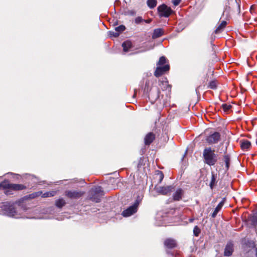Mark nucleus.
<instances>
[{"instance_id": "1a4fd4ad", "label": "nucleus", "mask_w": 257, "mask_h": 257, "mask_svg": "<svg viewBox=\"0 0 257 257\" xmlns=\"http://www.w3.org/2000/svg\"><path fill=\"white\" fill-rule=\"evenodd\" d=\"M170 69L169 64H166L164 66H158L154 73V75L156 77H159L163 75L165 72L168 71Z\"/></svg>"}, {"instance_id": "473e14b6", "label": "nucleus", "mask_w": 257, "mask_h": 257, "mask_svg": "<svg viewBox=\"0 0 257 257\" xmlns=\"http://www.w3.org/2000/svg\"><path fill=\"white\" fill-rule=\"evenodd\" d=\"M158 175L159 177V183H161L162 181V180H163V179L164 178L163 173L162 172H161V171H158Z\"/></svg>"}, {"instance_id": "b1692460", "label": "nucleus", "mask_w": 257, "mask_h": 257, "mask_svg": "<svg viewBox=\"0 0 257 257\" xmlns=\"http://www.w3.org/2000/svg\"><path fill=\"white\" fill-rule=\"evenodd\" d=\"M56 192L55 191H50L44 193L42 196L43 197H49L54 196L56 194Z\"/></svg>"}, {"instance_id": "6e6552de", "label": "nucleus", "mask_w": 257, "mask_h": 257, "mask_svg": "<svg viewBox=\"0 0 257 257\" xmlns=\"http://www.w3.org/2000/svg\"><path fill=\"white\" fill-rule=\"evenodd\" d=\"M220 138V134L215 132L207 137L206 140L209 144H213L218 143Z\"/></svg>"}, {"instance_id": "58836bf2", "label": "nucleus", "mask_w": 257, "mask_h": 257, "mask_svg": "<svg viewBox=\"0 0 257 257\" xmlns=\"http://www.w3.org/2000/svg\"><path fill=\"white\" fill-rule=\"evenodd\" d=\"M256 145H257V139H256Z\"/></svg>"}, {"instance_id": "f257e3e1", "label": "nucleus", "mask_w": 257, "mask_h": 257, "mask_svg": "<svg viewBox=\"0 0 257 257\" xmlns=\"http://www.w3.org/2000/svg\"><path fill=\"white\" fill-rule=\"evenodd\" d=\"M203 155L205 162L210 166L214 165L217 160V156L211 148H205Z\"/></svg>"}, {"instance_id": "f03ea898", "label": "nucleus", "mask_w": 257, "mask_h": 257, "mask_svg": "<svg viewBox=\"0 0 257 257\" xmlns=\"http://www.w3.org/2000/svg\"><path fill=\"white\" fill-rule=\"evenodd\" d=\"M90 199L96 203L100 201V198L103 195V191L100 186H96L91 189Z\"/></svg>"}, {"instance_id": "5701e85b", "label": "nucleus", "mask_w": 257, "mask_h": 257, "mask_svg": "<svg viewBox=\"0 0 257 257\" xmlns=\"http://www.w3.org/2000/svg\"><path fill=\"white\" fill-rule=\"evenodd\" d=\"M250 219L253 225L257 224V212L253 213Z\"/></svg>"}, {"instance_id": "9d476101", "label": "nucleus", "mask_w": 257, "mask_h": 257, "mask_svg": "<svg viewBox=\"0 0 257 257\" xmlns=\"http://www.w3.org/2000/svg\"><path fill=\"white\" fill-rule=\"evenodd\" d=\"M83 192L75 191H67L65 195L71 199H77L82 196Z\"/></svg>"}, {"instance_id": "c9c22d12", "label": "nucleus", "mask_w": 257, "mask_h": 257, "mask_svg": "<svg viewBox=\"0 0 257 257\" xmlns=\"http://www.w3.org/2000/svg\"><path fill=\"white\" fill-rule=\"evenodd\" d=\"M217 213H218V212L214 210L213 212L212 213V215H211L212 217L215 218L216 217V215L217 214Z\"/></svg>"}, {"instance_id": "c756f323", "label": "nucleus", "mask_w": 257, "mask_h": 257, "mask_svg": "<svg viewBox=\"0 0 257 257\" xmlns=\"http://www.w3.org/2000/svg\"><path fill=\"white\" fill-rule=\"evenodd\" d=\"M222 108L224 111H227L231 108V105L227 104H223L222 105Z\"/></svg>"}, {"instance_id": "4be33fe9", "label": "nucleus", "mask_w": 257, "mask_h": 257, "mask_svg": "<svg viewBox=\"0 0 257 257\" xmlns=\"http://www.w3.org/2000/svg\"><path fill=\"white\" fill-rule=\"evenodd\" d=\"M224 161L225 164V167L226 170H228L229 167V163H230V157L228 155H224Z\"/></svg>"}, {"instance_id": "a878e982", "label": "nucleus", "mask_w": 257, "mask_h": 257, "mask_svg": "<svg viewBox=\"0 0 257 257\" xmlns=\"http://www.w3.org/2000/svg\"><path fill=\"white\" fill-rule=\"evenodd\" d=\"M224 203V198L218 204L217 207L215 208V210L217 211L218 212L221 210L223 205Z\"/></svg>"}, {"instance_id": "4468645a", "label": "nucleus", "mask_w": 257, "mask_h": 257, "mask_svg": "<svg viewBox=\"0 0 257 257\" xmlns=\"http://www.w3.org/2000/svg\"><path fill=\"white\" fill-rule=\"evenodd\" d=\"M155 136L152 133H148L144 139L145 144L146 145H149L155 140Z\"/></svg>"}, {"instance_id": "7c9ffc66", "label": "nucleus", "mask_w": 257, "mask_h": 257, "mask_svg": "<svg viewBox=\"0 0 257 257\" xmlns=\"http://www.w3.org/2000/svg\"><path fill=\"white\" fill-rule=\"evenodd\" d=\"M208 87L211 89H215L216 88V83L214 81H211L209 83Z\"/></svg>"}, {"instance_id": "7ed1b4c3", "label": "nucleus", "mask_w": 257, "mask_h": 257, "mask_svg": "<svg viewBox=\"0 0 257 257\" xmlns=\"http://www.w3.org/2000/svg\"><path fill=\"white\" fill-rule=\"evenodd\" d=\"M25 188L23 185L10 184L8 181H4L0 183V189H10L14 190H22Z\"/></svg>"}, {"instance_id": "bb28decb", "label": "nucleus", "mask_w": 257, "mask_h": 257, "mask_svg": "<svg viewBox=\"0 0 257 257\" xmlns=\"http://www.w3.org/2000/svg\"><path fill=\"white\" fill-rule=\"evenodd\" d=\"M166 59L164 56H162L160 58L159 61L157 63V65L161 66L166 63Z\"/></svg>"}, {"instance_id": "20e7f679", "label": "nucleus", "mask_w": 257, "mask_h": 257, "mask_svg": "<svg viewBox=\"0 0 257 257\" xmlns=\"http://www.w3.org/2000/svg\"><path fill=\"white\" fill-rule=\"evenodd\" d=\"M158 11L160 17H164L166 18L168 17L171 14L172 12L171 9L165 4H162L159 6L158 7Z\"/></svg>"}, {"instance_id": "f704fd0d", "label": "nucleus", "mask_w": 257, "mask_h": 257, "mask_svg": "<svg viewBox=\"0 0 257 257\" xmlns=\"http://www.w3.org/2000/svg\"><path fill=\"white\" fill-rule=\"evenodd\" d=\"M181 0H172L173 4L174 6H178L180 3Z\"/></svg>"}, {"instance_id": "423d86ee", "label": "nucleus", "mask_w": 257, "mask_h": 257, "mask_svg": "<svg viewBox=\"0 0 257 257\" xmlns=\"http://www.w3.org/2000/svg\"><path fill=\"white\" fill-rule=\"evenodd\" d=\"M174 189V187L171 185L167 186H155V190L157 192L162 195H167Z\"/></svg>"}, {"instance_id": "e433bc0d", "label": "nucleus", "mask_w": 257, "mask_h": 257, "mask_svg": "<svg viewBox=\"0 0 257 257\" xmlns=\"http://www.w3.org/2000/svg\"><path fill=\"white\" fill-rule=\"evenodd\" d=\"M144 21H145L146 23H150L151 22V20L149 19L147 20H144Z\"/></svg>"}, {"instance_id": "2eb2a0df", "label": "nucleus", "mask_w": 257, "mask_h": 257, "mask_svg": "<svg viewBox=\"0 0 257 257\" xmlns=\"http://www.w3.org/2000/svg\"><path fill=\"white\" fill-rule=\"evenodd\" d=\"M165 245L169 248H172L176 246V242L175 240L172 239H167L164 242Z\"/></svg>"}, {"instance_id": "f3484780", "label": "nucleus", "mask_w": 257, "mask_h": 257, "mask_svg": "<svg viewBox=\"0 0 257 257\" xmlns=\"http://www.w3.org/2000/svg\"><path fill=\"white\" fill-rule=\"evenodd\" d=\"M122 47L123 51L126 52L132 47V43L130 41H125L122 43Z\"/></svg>"}, {"instance_id": "9b49d317", "label": "nucleus", "mask_w": 257, "mask_h": 257, "mask_svg": "<svg viewBox=\"0 0 257 257\" xmlns=\"http://www.w3.org/2000/svg\"><path fill=\"white\" fill-rule=\"evenodd\" d=\"M160 90L157 87H153L148 94V97L150 99L154 100H157L159 97Z\"/></svg>"}, {"instance_id": "6ab92c4d", "label": "nucleus", "mask_w": 257, "mask_h": 257, "mask_svg": "<svg viewBox=\"0 0 257 257\" xmlns=\"http://www.w3.org/2000/svg\"><path fill=\"white\" fill-rule=\"evenodd\" d=\"M227 24V23L226 21H222L221 24L217 27L215 31V33L216 34H218L220 33L223 31L224 28L225 27L226 25Z\"/></svg>"}, {"instance_id": "39448f33", "label": "nucleus", "mask_w": 257, "mask_h": 257, "mask_svg": "<svg viewBox=\"0 0 257 257\" xmlns=\"http://www.w3.org/2000/svg\"><path fill=\"white\" fill-rule=\"evenodd\" d=\"M139 202L136 201L133 205L124 210L122 212V215L124 217H128L136 213L137 211Z\"/></svg>"}, {"instance_id": "412c9836", "label": "nucleus", "mask_w": 257, "mask_h": 257, "mask_svg": "<svg viewBox=\"0 0 257 257\" xmlns=\"http://www.w3.org/2000/svg\"><path fill=\"white\" fill-rule=\"evenodd\" d=\"M147 5L150 9L154 8L157 5L156 0H148Z\"/></svg>"}, {"instance_id": "2f4dec72", "label": "nucleus", "mask_w": 257, "mask_h": 257, "mask_svg": "<svg viewBox=\"0 0 257 257\" xmlns=\"http://www.w3.org/2000/svg\"><path fill=\"white\" fill-rule=\"evenodd\" d=\"M144 21V20L141 17H138L135 19V22L137 24H139Z\"/></svg>"}, {"instance_id": "393cba45", "label": "nucleus", "mask_w": 257, "mask_h": 257, "mask_svg": "<svg viewBox=\"0 0 257 257\" xmlns=\"http://www.w3.org/2000/svg\"><path fill=\"white\" fill-rule=\"evenodd\" d=\"M125 29V27L123 25H120L115 28V31L119 33V35L120 33L124 31Z\"/></svg>"}, {"instance_id": "c85d7f7f", "label": "nucleus", "mask_w": 257, "mask_h": 257, "mask_svg": "<svg viewBox=\"0 0 257 257\" xmlns=\"http://www.w3.org/2000/svg\"><path fill=\"white\" fill-rule=\"evenodd\" d=\"M200 233V229L197 226H195L193 229V233L195 236H198Z\"/></svg>"}, {"instance_id": "0eeeda50", "label": "nucleus", "mask_w": 257, "mask_h": 257, "mask_svg": "<svg viewBox=\"0 0 257 257\" xmlns=\"http://www.w3.org/2000/svg\"><path fill=\"white\" fill-rule=\"evenodd\" d=\"M4 210L5 211L6 214L9 216L15 218L21 217L20 215L17 214V211L12 205H10L9 206L7 205L4 206Z\"/></svg>"}, {"instance_id": "aec40b11", "label": "nucleus", "mask_w": 257, "mask_h": 257, "mask_svg": "<svg viewBox=\"0 0 257 257\" xmlns=\"http://www.w3.org/2000/svg\"><path fill=\"white\" fill-rule=\"evenodd\" d=\"M66 202L65 200L61 198L56 201L55 204L58 208H61L65 205Z\"/></svg>"}, {"instance_id": "ddd939ff", "label": "nucleus", "mask_w": 257, "mask_h": 257, "mask_svg": "<svg viewBox=\"0 0 257 257\" xmlns=\"http://www.w3.org/2000/svg\"><path fill=\"white\" fill-rule=\"evenodd\" d=\"M184 191L181 188H178L173 195V199L175 201H179L182 199Z\"/></svg>"}, {"instance_id": "cd10ccee", "label": "nucleus", "mask_w": 257, "mask_h": 257, "mask_svg": "<svg viewBox=\"0 0 257 257\" xmlns=\"http://www.w3.org/2000/svg\"><path fill=\"white\" fill-rule=\"evenodd\" d=\"M216 177L214 174H212L211 180L210 183V187L211 189L213 188L215 184Z\"/></svg>"}, {"instance_id": "4c0bfd02", "label": "nucleus", "mask_w": 257, "mask_h": 257, "mask_svg": "<svg viewBox=\"0 0 257 257\" xmlns=\"http://www.w3.org/2000/svg\"><path fill=\"white\" fill-rule=\"evenodd\" d=\"M193 220H194V219H190V222H193Z\"/></svg>"}, {"instance_id": "f8f14e48", "label": "nucleus", "mask_w": 257, "mask_h": 257, "mask_svg": "<svg viewBox=\"0 0 257 257\" xmlns=\"http://www.w3.org/2000/svg\"><path fill=\"white\" fill-rule=\"evenodd\" d=\"M233 244L232 242H229L227 243L224 251V255L230 256L232 255L233 251Z\"/></svg>"}, {"instance_id": "dca6fc26", "label": "nucleus", "mask_w": 257, "mask_h": 257, "mask_svg": "<svg viewBox=\"0 0 257 257\" xmlns=\"http://www.w3.org/2000/svg\"><path fill=\"white\" fill-rule=\"evenodd\" d=\"M164 34V31L162 29H156L154 30V32L152 35L153 39H156L161 36H162Z\"/></svg>"}, {"instance_id": "72a5a7b5", "label": "nucleus", "mask_w": 257, "mask_h": 257, "mask_svg": "<svg viewBox=\"0 0 257 257\" xmlns=\"http://www.w3.org/2000/svg\"><path fill=\"white\" fill-rule=\"evenodd\" d=\"M110 36L113 37H117L119 36V33L117 32H116L115 31L114 32H109Z\"/></svg>"}, {"instance_id": "a211bd4d", "label": "nucleus", "mask_w": 257, "mask_h": 257, "mask_svg": "<svg viewBox=\"0 0 257 257\" xmlns=\"http://www.w3.org/2000/svg\"><path fill=\"white\" fill-rule=\"evenodd\" d=\"M250 146V142L247 140H244L240 142V147L243 150H246L248 149Z\"/></svg>"}]
</instances>
